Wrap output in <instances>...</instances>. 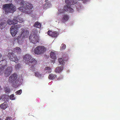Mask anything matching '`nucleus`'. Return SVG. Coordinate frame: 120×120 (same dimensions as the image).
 <instances>
[{
    "label": "nucleus",
    "mask_w": 120,
    "mask_h": 120,
    "mask_svg": "<svg viewBox=\"0 0 120 120\" xmlns=\"http://www.w3.org/2000/svg\"><path fill=\"white\" fill-rule=\"evenodd\" d=\"M21 5L22 6L18 8V9L22 12L27 14H30L32 11L31 10L33 8V5L28 2L24 1L21 2L20 3Z\"/></svg>",
    "instance_id": "obj_1"
},
{
    "label": "nucleus",
    "mask_w": 120,
    "mask_h": 120,
    "mask_svg": "<svg viewBox=\"0 0 120 120\" xmlns=\"http://www.w3.org/2000/svg\"><path fill=\"white\" fill-rule=\"evenodd\" d=\"M2 9L3 12L6 14L13 13L16 10L15 6L12 3L4 4L2 6Z\"/></svg>",
    "instance_id": "obj_2"
},
{
    "label": "nucleus",
    "mask_w": 120,
    "mask_h": 120,
    "mask_svg": "<svg viewBox=\"0 0 120 120\" xmlns=\"http://www.w3.org/2000/svg\"><path fill=\"white\" fill-rule=\"evenodd\" d=\"M23 60L26 64H28L32 65V67H33L34 66L36 65L37 63V60L28 54L24 55L23 57Z\"/></svg>",
    "instance_id": "obj_3"
},
{
    "label": "nucleus",
    "mask_w": 120,
    "mask_h": 120,
    "mask_svg": "<svg viewBox=\"0 0 120 120\" xmlns=\"http://www.w3.org/2000/svg\"><path fill=\"white\" fill-rule=\"evenodd\" d=\"M17 75L16 74H12L9 78V82L12 83L13 86L14 88H16L19 84V81L17 79Z\"/></svg>",
    "instance_id": "obj_4"
},
{
    "label": "nucleus",
    "mask_w": 120,
    "mask_h": 120,
    "mask_svg": "<svg viewBox=\"0 0 120 120\" xmlns=\"http://www.w3.org/2000/svg\"><path fill=\"white\" fill-rule=\"evenodd\" d=\"M6 67V65H3L1 67H0V75H1L4 72H5V75L6 76H8L11 74L12 68L9 67L5 69V67Z\"/></svg>",
    "instance_id": "obj_5"
},
{
    "label": "nucleus",
    "mask_w": 120,
    "mask_h": 120,
    "mask_svg": "<svg viewBox=\"0 0 120 120\" xmlns=\"http://www.w3.org/2000/svg\"><path fill=\"white\" fill-rule=\"evenodd\" d=\"M21 24H17L13 25L10 28V33L13 37L15 36L16 34L18 31V29L21 27Z\"/></svg>",
    "instance_id": "obj_6"
},
{
    "label": "nucleus",
    "mask_w": 120,
    "mask_h": 120,
    "mask_svg": "<svg viewBox=\"0 0 120 120\" xmlns=\"http://www.w3.org/2000/svg\"><path fill=\"white\" fill-rule=\"evenodd\" d=\"M46 50V48L44 46H38L35 49L34 52L36 54L39 55L43 53Z\"/></svg>",
    "instance_id": "obj_7"
},
{
    "label": "nucleus",
    "mask_w": 120,
    "mask_h": 120,
    "mask_svg": "<svg viewBox=\"0 0 120 120\" xmlns=\"http://www.w3.org/2000/svg\"><path fill=\"white\" fill-rule=\"evenodd\" d=\"M8 56L11 60L17 63L19 60L13 52H9L8 54Z\"/></svg>",
    "instance_id": "obj_8"
},
{
    "label": "nucleus",
    "mask_w": 120,
    "mask_h": 120,
    "mask_svg": "<svg viewBox=\"0 0 120 120\" xmlns=\"http://www.w3.org/2000/svg\"><path fill=\"white\" fill-rule=\"evenodd\" d=\"M21 30V36L23 38L27 37L29 34L28 30H25L24 28H22Z\"/></svg>",
    "instance_id": "obj_9"
},
{
    "label": "nucleus",
    "mask_w": 120,
    "mask_h": 120,
    "mask_svg": "<svg viewBox=\"0 0 120 120\" xmlns=\"http://www.w3.org/2000/svg\"><path fill=\"white\" fill-rule=\"evenodd\" d=\"M29 39L31 42L34 44H36L37 42H38V38L37 36H36L31 37L30 36Z\"/></svg>",
    "instance_id": "obj_10"
},
{
    "label": "nucleus",
    "mask_w": 120,
    "mask_h": 120,
    "mask_svg": "<svg viewBox=\"0 0 120 120\" xmlns=\"http://www.w3.org/2000/svg\"><path fill=\"white\" fill-rule=\"evenodd\" d=\"M48 35L53 37H56L58 35V32L56 31L52 32L50 30H49L47 32Z\"/></svg>",
    "instance_id": "obj_11"
},
{
    "label": "nucleus",
    "mask_w": 120,
    "mask_h": 120,
    "mask_svg": "<svg viewBox=\"0 0 120 120\" xmlns=\"http://www.w3.org/2000/svg\"><path fill=\"white\" fill-rule=\"evenodd\" d=\"M69 9V7H68L67 6H65L63 8L64 10H58L59 11L58 12L57 15H59L60 14L64 12L65 11H68V10Z\"/></svg>",
    "instance_id": "obj_12"
},
{
    "label": "nucleus",
    "mask_w": 120,
    "mask_h": 120,
    "mask_svg": "<svg viewBox=\"0 0 120 120\" xmlns=\"http://www.w3.org/2000/svg\"><path fill=\"white\" fill-rule=\"evenodd\" d=\"M69 18V16L66 14L64 15L63 16L61 21L62 22L64 23L68 20Z\"/></svg>",
    "instance_id": "obj_13"
},
{
    "label": "nucleus",
    "mask_w": 120,
    "mask_h": 120,
    "mask_svg": "<svg viewBox=\"0 0 120 120\" xmlns=\"http://www.w3.org/2000/svg\"><path fill=\"white\" fill-rule=\"evenodd\" d=\"M14 17L15 20V21H17V24L18 22H19V23H21L23 21L22 18L19 16L17 17Z\"/></svg>",
    "instance_id": "obj_14"
},
{
    "label": "nucleus",
    "mask_w": 120,
    "mask_h": 120,
    "mask_svg": "<svg viewBox=\"0 0 120 120\" xmlns=\"http://www.w3.org/2000/svg\"><path fill=\"white\" fill-rule=\"evenodd\" d=\"M6 26L5 22H4L2 20H0V29L4 28Z\"/></svg>",
    "instance_id": "obj_15"
},
{
    "label": "nucleus",
    "mask_w": 120,
    "mask_h": 120,
    "mask_svg": "<svg viewBox=\"0 0 120 120\" xmlns=\"http://www.w3.org/2000/svg\"><path fill=\"white\" fill-rule=\"evenodd\" d=\"M21 51V49L19 47H16L13 49V52L18 54L20 53Z\"/></svg>",
    "instance_id": "obj_16"
},
{
    "label": "nucleus",
    "mask_w": 120,
    "mask_h": 120,
    "mask_svg": "<svg viewBox=\"0 0 120 120\" xmlns=\"http://www.w3.org/2000/svg\"><path fill=\"white\" fill-rule=\"evenodd\" d=\"M8 23L9 25L13 24V25L17 24V21H15L14 17L13 19L12 20H9L8 21Z\"/></svg>",
    "instance_id": "obj_17"
},
{
    "label": "nucleus",
    "mask_w": 120,
    "mask_h": 120,
    "mask_svg": "<svg viewBox=\"0 0 120 120\" xmlns=\"http://www.w3.org/2000/svg\"><path fill=\"white\" fill-rule=\"evenodd\" d=\"M57 77V75L53 73L50 74L48 77V78L50 80H53L55 79Z\"/></svg>",
    "instance_id": "obj_18"
},
{
    "label": "nucleus",
    "mask_w": 120,
    "mask_h": 120,
    "mask_svg": "<svg viewBox=\"0 0 120 120\" xmlns=\"http://www.w3.org/2000/svg\"><path fill=\"white\" fill-rule=\"evenodd\" d=\"M44 71L46 73H50L51 72L52 69L49 67H46L45 68Z\"/></svg>",
    "instance_id": "obj_19"
},
{
    "label": "nucleus",
    "mask_w": 120,
    "mask_h": 120,
    "mask_svg": "<svg viewBox=\"0 0 120 120\" xmlns=\"http://www.w3.org/2000/svg\"><path fill=\"white\" fill-rule=\"evenodd\" d=\"M33 26L34 27L40 28L41 27V24L38 22L37 21L35 22Z\"/></svg>",
    "instance_id": "obj_20"
},
{
    "label": "nucleus",
    "mask_w": 120,
    "mask_h": 120,
    "mask_svg": "<svg viewBox=\"0 0 120 120\" xmlns=\"http://www.w3.org/2000/svg\"><path fill=\"white\" fill-rule=\"evenodd\" d=\"M63 66L58 67H57L55 70L56 72L60 73L63 69Z\"/></svg>",
    "instance_id": "obj_21"
},
{
    "label": "nucleus",
    "mask_w": 120,
    "mask_h": 120,
    "mask_svg": "<svg viewBox=\"0 0 120 120\" xmlns=\"http://www.w3.org/2000/svg\"><path fill=\"white\" fill-rule=\"evenodd\" d=\"M51 6V4L50 3L47 2L43 5V8L44 9H45L50 7Z\"/></svg>",
    "instance_id": "obj_22"
},
{
    "label": "nucleus",
    "mask_w": 120,
    "mask_h": 120,
    "mask_svg": "<svg viewBox=\"0 0 120 120\" xmlns=\"http://www.w3.org/2000/svg\"><path fill=\"white\" fill-rule=\"evenodd\" d=\"M1 108L3 109H5L7 107V104L6 102H4L1 104L0 106Z\"/></svg>",
    "instance_id": "obj_23"
},
{
    "label": "nucleus",
    "mask_w": 120,
    "mask_h": 120,
    "mask_svg": "<svg viewBox=\"0 0 120 120\" xmlns=\"http://www.w3.org/2000/svg\"><path fill=\"white\" fill-rule=\"evenodd\" d=\"M50 57L51 58L54 60L56 59V57L55 52H51L50 53Z\"/></svg>",
    "instance_id": "obj_24"
},
{
    "label": "nucleus",
    "mask_w": 120,
    "mask_h": 120,
    "mask_svg": "<svg viewBox=\"0 0 120 120\" xmlns=\"http://www.w3.org/2000/svg\"><path fill=\"white\" fill-rule=\"evenodd\" d=\"M4 91L6 93H9L11 91L10 88L8 86L5 87L4 88Z\"/></svg>",
    "instance_id": "obj_25"
},
{
    "label": "nucleus",
    "mask_w": 120,
    "mask_h": 120,
    "mask_svg": "<svg viewBox=\"0 0 120 120\" xmlns=\"http://www.w3.org/2000/svg\"><path fill=\"white\" fill-rule=\"evenodd\" d=\"M73 0H65V3L68 5H70L73 4Z\"/></svg>",
    "instance_id": "obj_26"
},
{
    "label": "nucleus",
    "mask_w": 120,
    "mask_h": 120,
    "mask_svg": "<svg viewBox=\"0 0 120 120\" xmlns=\"http://www.w3.org/2000/svg\"><path fill=\"white\" fill-rule=\"evenodd\" d=\"M58 60L60 64L62 65H63L65 64L64 60L62 58H60Z\"/></svg>",
    "instance_id": "obj_27"
},
{
    "label": "nucleus",
    "mask_w": 120,
    "mask_h": 120,
    "mask_svg": "<svg viewBox=\"0 0 120 120\" xmlns=\"http://www.w3.org/2000/svg\"><path fill=\"white\" fill-rule=\"evenodd\" d=\"M66 48V45L64 44H62V45L60 47V49L61 50H63L65 49Z\"/></svg>",
    "instance_id": "obj_28"
},
{
    "label": "nucleus",
    "mask_w": 120,
    "mask_h": 120,
    "mask_svg": "<svg viewBox=\"0 0 120 120\" xmlns=\"http://www.w3.org/2000/svg\"><path fill=\"white\" fill-rule=\"evenodd\" d=\"M22 90L21 89L16 92L15 93L16 94L20 95L22 93Z\"/></svg>",
    "instance_id": "obj_29"
},
{
    "label": "nucleus",
    "mask_w": 120,
    "mask_h": 120,
    "mask_svg": "<svg viewBox=\"0 0 120 120\" xmlns=\"http://www.w3.org/2000/svg\"><path fill=\"white\" fill-rule=\"evenodd\" d=\"M10 98L11 100H14L15 99V98L13 94H12L10 95Z\"/></svg>",
    "instance_id": "obj_30"
},
{
    "label": "nucleus",
    "mask_w": 120,
    "mask_h": 120,
    "mask_svg": "<svg viewBox=\"0 0 120 120\" xmlns=\"http://www.w3.org/2000/svg\"><path fill=\"white\" fill-rule=\"evenodd\" d=\"M20 67V64H17L15 66V68L17 70L19 69Z\"/></svg>",
    "instance_id": "obj_31"
},
{
    "label": "nucleus",
    "mask_w": 120,
    "mask_h": 120,
    "mask_svg": "<svg viewBox=\"0 0 120 120\" xmlns=\"http://www.w3.org/2000/svg\"><path fill=\"white\" fill-rule=\"evenodd\" d=\"M5 120H14L10 116L7 117L5 119Z\"/></svg>",
    "instance_id": "obj_32"
},
{
    "label": "nucleus",
    "mask_w": 120,
    "mask_h": 120,
    "mask_svg": "<svg viewBox=\"0 0 120 120\" xmlns=\"http://www.w3.org/2000/svg\"><path fill=\"white\" fill-rule=\"evenodd\" d=\"M68 10H69L70 11V12L71 13L73 12L74 11V10L70 7H69V9Z\"/></svg>",
    "instance_id": "obj_33"
},
{
    "label": "nucleus",
    "mask_w": 120,
    "mask_h": 120,
    "mask_svg": "<svg viewBox=\"0 0 120 120\" xmlns=\"http://www.w3.org/2000/svg\"><path fill=\"white\" fill-rule=\"evenodd\" d=\"M35 75L36 76L39 77V76H40V74H39V73L38 72H35Z\"/></svg>",
    "instance_id": "obj_34"
},
{
    "label": "nucleus",
    "mask_w": 120,
    "mask_h": 120,
    "mask_svg": "<svg viewBox=\"0 0 120 120\" xmlns=\"http://www.w3.org/2000/svg\"><path fill=\"white\" fill-rule=\"evenodd\" d=\"M55 60H53L52 61V62H53V63L55 62Z\"/></svg>",
    "instance_id": "obj_35"
},
{
    "label": "nucleus",
    "mask_w": 120,
    "mask_h": 120,
    "mask_svg": "<svg viewBox=\"0 0 120 120\" xmlns=\"http://www.w3.org/2000/svg\"><path fill=\"white\" fill-rule=\"evenodd\" d=\"M5 1H6V2H7L9 0H4Z\"/></svg>",
    "instance_id": "obj_36"
},
{
    "label": "nucleus",
    "mask_w": 120,
    "mask_h": 120,
    "mask_svg": "<svg viewBox=\"0 0 120 120\" xmlns=\"http://www.w3.org/2000/svg\"><path fill=\"white\" fill-rule=\"evenodd\" d=\"M61 79L60 78H58L57 79L58 80H60Z\"/></svg>",
    "instance_id": "obj_37"
},
{
    "label": "nucleus",
    "mask_w": 120,
    "mask_h": 120,
    "mask_svg": "<svg viewBox=\"0 0 120 120\" xmlns=\"http://www.w3.org/2000/svg\"><path fill=\"white\" fill-rule=\"evenodd\" d=\"M20 37H21V36H18L17 38L18 39Z\"/></svg>",
    "instance_id": "obj_38"
},
{
    "label": "nucleus",
    "mask_w": 120,
    "mask_h": 120,
    "mask_svg": "<svg viewBox=\"0 0 120 120\" xmlns=\"http://www.w3.org/2000/svg\"><path fill=\"white\" fill-rule=\"evenodd\" d=\"M2 55L0 53V58L1 57V56Z\"/></svg>",
    "instance_id": "obj_39"
},
{
    "label": "nucleus",
    "mask_w": 120,
    "mask_h": 120,
    "mask_svg": "<svg viewBox=\"0 0 120 120\" xmlns=\"http://www.w3.org/2000/svg\"><path fill=\"white\" fill-rule=\"evenodd\" d=\"M4 60H5V61H6V60H2V61H4ZM1 61H0V62H1Z\"/></svg>",
    "instance_id": "obj_40"
},
{
    "label": "nucleus",
    "mask_w": 120,
    "mask_h": 120,
    "mask_svg": "<svg viewBox=\"0 0 120 120\" xmlns=\"http://www.w3.org/2000/svg\"><path fill=\"white\" fill-rule=\"evenodd\" d=\"M48 1V0H45V1L46 2H47V1Z\"/></svg>",
    "instance_id": "obj_41"
},
{
    "label": "nucleus",
    "mask_w": 120,
    "mask_h": 120,
    "mask_svg": "<svg viewBox=\"0 0 120 120\" xmlns=\"http://www.w3.org/2000/svg\"><path fill=\"white\" fill-rule=\"evenodd\" d=\"M0 120H3V119H2L1 118H0Z\"/></svg>",
    "instance_id": "obj_42"
},
{
    "label": "nucleus",
    "mask_w": 120,
    "mask_h": 120,
    "mask_svg": "<svg viewBox=\"0 0 120 120\" xmlns=\"http://www.w3.org/2000/svg\"><path fill=\"white\" fill-rule=\"evenodd\" d=\"M1 99V97H0V100Z\"/></svg>",
    "instance_id": "obj_43"
}]
</instances>
